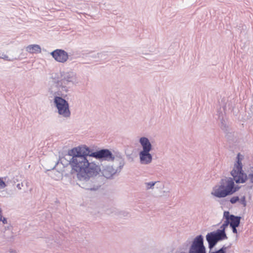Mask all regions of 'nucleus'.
<instances>
[{"instance_id":"nucleus-1","label":"nucleus","mask_w":253,"mask_h":253,"mask_svg":"<svg viewBox=\"0 0 253 253\" xmlns=\"http://www.w3.org/2000/svg\"><path fill=\"white\" fill-rule=\"evenodd\" d=\"M93 157L99 161L112 162L115 159L111 151L103 149L92 152L88 147H75L68 151L67 155L60 159L63 165L69 164L72 170L77 172L78 184L82 188L91 191L98 189L94 177L100 172V166L94 162H89Z\"/></svg>"},{"instance_id":"nucleus-2","label":"nucleus","mask_w":253,"mask_h":253,"mask_svg":"<svg viewBox=\"0 0 253 253\" xmlns=\"http://www.w3.org/2000/svg\"><path fill=\"white\" fill-rule=\"evenodd\" d=\"M240 156L239 154L237 157V163L231 172L233 178L227 177L222 179L220 184L213 188L211 193L212 196L220 198L232 195L239 189V187L235 185L234 181L237 183H243L245 182L247 176L242 170V164Z\"/></svg>"},{"instance_id":"nucleus-3","label":"nucleus","mask_w":253,"mask_h":253,"mask_svg":"<svg viewBox=\"0 0 253 253\" xmlns=\"http://www.w3.org/2000/svg\"><path fill=\"white\" fill-rule=\"evenodd\" d=\"M78 83L76 74L73 72H66L62 74L60 80L54 79L48 89L57 94L66 95L71 87Z\"/></svg>"},{"instance_id":"nucleus-4","label":"nucleus","mask_w":253,"mask_h":253,"mask_svg":"<svg viewBox=\"0 0 253 253\" xmlns=\"http://www.w3.org/2000/svg\"><path fill=\"white\" fill-rule=\"evenodd\" d=\"M48 93L50 97H54L53 103L58 114L64 118H69L71 116L69 104L67 101L62 98L66 95L57 94L56 92H52L50 89H48Z\"/></svg>"},{"instance_id":"nucleus-5","label":"nucleus","mask_w":253,"mask_h":253,"mask_svg":"<svg viewBox=\"0 0 253 253\" xmlns=\"http://www.w3.org/2000/svg\"><path fill=\"white\" fill-rule=\"evenodd\" d=\"M115 159L113 161H115L118 164L116 168L113 165H108L102 167V169H100V172L98 174L101 173L102 176L107 179L112 178L114 175L117 173H120L123 167L126 164L124 158L120 154L114 156Z\"/></svg>"},{"instance_id":"nucleus-6","label":"nucleus","mask_w":253,"mask_h":253,"mask_svg":"<svg viewBox=\"0 0 253 253\" xmlns=\"http://www.w3.org/2000/svg\"><path fill=\"white\" fill-rule=\"evenodd\" d=\"M206 237L210 250L214 248L218 242L227 239L226 233H224L222 230L209 233L207 234Z\"/></svg>"},{"instance_id":"nucleus-7","label":"nucleus","mask_w":253,"mask_h":253,"mask_svg":"<svg viewBox=\"0 0 253 253\" xmlns=\"http://www.w3.org/2000/svg\"><path fill=\"white\" fill-rule=\"evenodd\" d=\"M54 60L60 63H65L69 58L68 53L63 49H56L50 53Z\"/></svg>"},{"instance_id":"nucleus-8","label":"nucleus","mask_w":253,"mask_h":253,"mask_svg":"<svg viewBox=\"0 0 253 253\" xmlns=\"http://www.w3.org/2000/svg\"><path fill=\"white\" fill-rule=\"evenodd\" d=\"M151 151L140 150L139 152L140 163L142 165H149L152 162L153 157L150 153Z\"/></svg>"},{"instance_id":"nucleus-9","label":"nucleus","mask_w":253,"mask_h":253,"mask_svg":"<svg viewBox=\"0 0 253 253\" xmlns=\"http://www.w3.org/2000/svg\"><path fill=\"white\" fill-rule=\"evenodd\" d=\"M139 142L142 147L141 150L151 151L152 150V145L147 137L144 136L140 137Z\"/></svg>"},{"instance_id":"nucleus-10","label":"nucleus","mask_w":253,"mask_h":253,"mask_svg":"<svg viewBox=\"0 0 253 253\" xmlns=\"http://www.w3.org/2000/svg\"><path fill=\"white\" fill-rule=\"evenodd\" d=\"M228 220L230 226H239L240 223L241 217L230 214L229 212Z\"/></svg>"},{"instance_id":"nucleus-11","label":"nucleus","mask_w":253,"mask_h":253,"mask_svg":"<svg viewBox=\"0 0 253 253\" xmlns=\"http://www.w3.org/2000/svg\"><path fill=\"white\" fill-rule=\"evenodd\" d=\"M26 50L30 53H40L41 48L38 44H31L26 47Z\"/></svg>"},{"instance_id":"nucleus-12","label":"nucleus","mask_w":253,"mask_h":253,"mask_svg":"<svg viewBox=\"0 0 253 253\" xmlns=\"http://www.w3.org/2000/svg\"><path fill=\"white\" fill-rule=\"evenodd\" d=\"M228 215L229 211H225L223 213V217L225 218V221L224 222L223 224L220 227V229H217L216 231H223L224 233H225V228L227 227V226L230 224V222L228 220Z\"/></svg>"},{"instance_id":"nucleus-13","label":"nucleus","mask_w":253,"mask_h":253,"mask_svg":"<svg viewBox=\"0 0 253 253\" xmlns=\"http://www.w3.org/2000/svg\"><path fill=\"white\" fill-rule=\"evenodd\" d=\"M159 181H150L144 183L145 189L146 190H153L154 188V186L159 184Z\"/></svg>"},{"instance_id":"nucleus-14","label":"nucleus","mask_w":253,"mask_h":253,"mask_svg":"<svg viewBox=\"0 0 253 253\" xmlns=\"http://www.w3.org/2000/svg\"><path fill=\"white\" fill-rule=\"evenodd\" d=\"M231 246V244H230L228 246H226L225 245H224L222 246V247L221 248H220L218 250L214 251V252L210 251L209 253H226L227 250L228 249L230 248Z\"/></svg>"},{"instance_id":"nucleus-15","label":"nucleus","mask_w":253,"mask_h":253,"mask_svg":"<svg viewBox=\"0 0 253 253\" xmlns=\"http://www.w3.org/2000/svg\"><path fill=\"white\" fill-rule=\"evenodd\" d=\"M6 179V177L0 178V189H3L7 186V184L5 183Z\"/></svg>"},{"instance_id":"nucleus-16","label":"nucleus","mask_w":253,"mask_h":253,"mask_svg":"<svg viewBox=\"0 0 253 253\" xmlns=\"http://www.w3.org/2000/svg\"><path fill=\"white\" fill-rule=\"evenodd\" d=\"M0 58L3 59L4 60L8 61H12L14 60L13 58H11L9 57L7 55L4 54V53H1Z\"/></svg>"},{"instance_id":"nucleus-17","label":"nucleus","mask_w":253,"mask_h":253,"mask_svg":"<svg viewBox=\"0 0 253 253\" xmlns=\"http://www.w3.org/2000/svg\"><path fill=\"white\" fill-rule=\"evenodd\" d=\"M241 204H242L244 207L246 206L247 203L246 201V197L245 196H243L240 198L239 201Z\"/></svg>"},{"instance_id":"nucleus-18","label":"nucleus","mask_w":253,"mask_h":253,"mask_svg":"<svg viewBox=\"0 0 253 253\" xmlns=\"http://www.w3.org/2000/svg\"><path fill=\"white\" fill-rule=\"evenodd\" d=\"M239 200L240 198L238 196H234L230 199V202H231V204H235L238 201H239Z\"/></svg>"},{"instance_id":"nucleus-19","label":"nucleus","mask_w":253,"mask_h":253,"mask_svg":"<svg viewBox=\"0 0 253 253\" xmlns=\"http://www.w3.org/2000/svg\"><path fill=\"white\" fill-rule=\"evenodd\" d=\"M0 221H1L4 224H7V219L2 216V213H0Z\"/></svg>"},{"instance_id":"nucleus-20","label":"nucleus","mask_w":253,"mask_h":253,"mask_svg":"<svg viewBox=\"0 0 253 253\" xmlns=\"http://www.w3.org/2000/svg\"><path fill=\"white\" fill-rule=\"evenodd\" d=\"M53 171L57 173L56 177H54L55 179H56V180H58L62 177V174L59 171H55L54 170H53Z\"/></svg>"},{"instance_id":"nucleus-21","label":"nucleus","mask_w":253,"mask_h":253,"mask_svg":"<svg viewBox=\"0 0 253 253\" xmlns=\"http://www.w3.org/2000/svg\"><path fill=\"white\" fill-rule=\"evenodd\" d=\"M248 178L250 182L253 183V174H249Z\"/></svg>"},{"instance_id":"nucleus-22","label":"nucleus","mask_w":253,"mask_h":253,"mask_svg":"<svg viewBox=\"0 0 253 253\" xmlns=\"http://www.w3.org/2000/svg\"><path fill=\"white\" fill-rule=\"evenodd\" d=\"M23 186V183H18L16 185V187L18 189L21 190L22 189V187Z\"/></svg>"},{"instance_id":"nucleus-23","label":"nucleus","mask_w":253,"mask_h":253,"mask_svg":"<svg viewBox=\"0 0 253 253\" xmlns=\"http://www.w3.org/2000/svg\"><path fill=\"white\" fill-rule=\"evenodd\" d=\"M232 229V231L234 233H237V230L236 229V228L238 227V226H230Z\"/></svg>"},{"instance_id":"nucleus-24","label":"nucleus","mask_w":253,"mask_h":253,"mask_svg":"<svg viewBox=\"0 0 253 253\" xmlns=\"http://www.w3.org/2000/svg\"><path fill=\"white\" fill-rule=\"evenodd\" d=\"M10 228H11V226L10 225H8V226H7L5 227V230L6 229L10 230Z\"/></svg>"},{"instance_id":"nucleus-25","label":"nucleus","mask_w":253,"mask_h":253,"mask_svg":"<svg viewBox=\"0 0 253 253\" xmlns=\"http://www.w3.org/2000/svg\"><path fill=\"white\" fill-rule=\"evenodd\" d=\"M2 209L1 208V204H0V213H2Z\"/></svg>"},{"instance_id":"nucleus-26","label":"nucleus","mask_w":253,"mask_h":253,"mask_svg":"<svg viewBox=\"0 0 253 253\" xmlns=\"http://www.w3.org/2000/svg\"><path fill=\"white\" fill-rule=\"evenodd\" d=\"M18 181V180L17 179H14V180H13V182L15 183H16V182Z\"/></svg>"}]
</instances>
